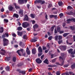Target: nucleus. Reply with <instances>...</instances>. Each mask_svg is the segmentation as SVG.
<instances>
[{"label": "nucleus", "instance_id": "obj_47", "mask_svg": "<svg viewBox=\"0 0 75 75\" xmlns=\"http://www.w3.org/2000/svg\"><path fill=\"white\" fill-rule=\"evenodd\" d=\"M52 36H51L48 38V40H50V41H51V40H52Z\"/></svg>", "mask_w": 75, "mask_h": 75}, {"label": "nucleus", "instance_id": "obj_6", "mask_svg": "<svg viewBox=\"0 0 75 75\" xmlns=\"http://www.w3.org/2000/svg\"><path fill=\"white\" fill-rule=\"evenodd\" d=\"M20 51H21L22 53H23V52H24V50L23 49H21L20 50H18L16 52L19 56H21V54L20 53Z\"/></svg>", "mask_w": 75, "mask_h": 75}, {"label": "nucleus", "instance_id": "obj_55", "mask_svg": "<svg viewBox=\"0 0 75 75\" xmlns=\"http://www.w3.org/2000/svg\"><path fill=\"white\" fill-rule=\"evenodd\" d=\"M41 3H40L41 4H44L45 3V1H42Z\"/></svg>", "mask_w": 75, "mask_h": 75}, {"label": "nucleus", "instance_id": "obj_59", "mask_svg": "<svg viewBox=\"0 0 75 75\" xmlns=\"http://www.w3.org/2000/svg\"><path fill=\"white\" fill-rule=\"evenodd\" d=\"M26 30L27 31H30L31 30V28H27Z\"/></svg>", "mask_w": 75, "mask_h": 75}, {"label": "nucleus", "instance_id": "obj_42", "mask_svg": "<svg viewBox=\"0 0 75 75\" xmlns=\"http://www.w3.org/2000/svg\"><path fill=\"white\" fill-rule=\"evenodd\" d=\"M67 9H72V7L71 6H68L67 7Z\"/></svg>", "mask_w": 75, "mask_h": 75}, {"label": "nucleus", "instance_id": "obj_57", "mask_svg": "<svg viewBox=\"0 0 75 75\" xmlns=\"http://www.w3.org/2000/svg\"><path fill=\"white\" fill-rule=\"evenodd\" d=\"M6 53H5V52H1V55H5V54Z\"/></svg>", "mask_w": 75, "mask_h": 75}, {"label": "nucleus", "instance_id": "obj_12", "mask_svg": "<svg viewBox=\"0 0 75 75\" xmlns=\"http://www.w3.org/2000/svg\"><path fill=\"white\" fill-rule=\"evenodd\" d=\"M59 59H62V60H63V62H62L61 64H60V66H62V65H64V59L62 58V57H61V56H60L59 57Z\"/></svg>", "mask_w": 75, "mask_h": 75}, {"label": "nucleus", "instance_id": "obj_46", "mask_svg": "<svg viewBox=\"0 0 75 75\" xmlns=\"http://www.w3.org/2000/svg\"><path fill=\"white\" fill-rule=\"evenodd\" d=\"M56 59H57L55 58V59H54L53 60H52V63L55 62Z\"/></svg>", "mask_w": 75, "mask_h": 75}, {"label": "nucleus", "instance_id": "obj_19", "mask_svg": "<svg viewBox=\"0 0 75 75\" xmlns=\"http://www.w3.org/2000/svg\"><path fill=\"white\" fill-rule=\"evenodd\" d=\"M69 27L72 31H74L75 30V27L74 26H71Z\"/></svg>", "mask_w": 75, "mask_h": 75}, {"label": "nucleus", "instance_id": "obj_14", "mask_svg": "<svg viewBox=\"0 0 75 75\" xmlns=\"http://www.w3.org/2000/svg\"><path fill=\"white\" fill-rule=\"evenodd\" d=\"M73 21L75 22V19L73 18L71 19L69 18L67 20V21H69V22H70V21Z\"/></svg>", "mask_w": 75, "mask_h": 75}, {"label": "nucleus", "instance_id": "obj_5", "mask_svg": "<svg viewBox=\"0 0 75 75\" xmlns=\"http://www.w3.org/2000/svg\"><path fill=\"white\" fill-rule=\"evenodd\" d=\"M17 72H18L19 74H23V75H25V71H23V70L21 71L20 69H18L16 70Z\"/></svg>", "mask_w": 75, "mask_h": 75}, {"label": "nucleus", "instance_id": "obj_53", "mask_svg": "<svg viewBox=\"0 0 75 75\" xmlns=\"http://www.w3.org/2000/svg\"><path fill=\"white\" fill-rule=\"evenodd\" d=\"M54 55L53 54H52L51 55V58L52 59V58H54Z\"/></svg>", "mask_w": 75, "mask_h": 75}, {"label": "nucleus", "instance_id": "obj_37", "mask_svg": "<svg viewBox=\"0 0 75 75\" xmlns=\"http://www.w3.org/2000/svg\"><path fill=\"white\" fill-rule=\"evenodd\" d=\"M61 74V73H60V71H57L56 73V75H60Z\"/></svg>", "mask_w": 75, "mask_h": 75}, {"label": "nucleus", "instance_id": "obj_26", "mask_svg": "<svg viewBox=\"0 0 75 75\" xmlns=\"http://www.w3.org/2000/svg\"><path fill=\"white\" fill-rule=\"evenodd\" d=\"M67 14L70 16L73 15V13L72 11H70V12H67Z\"/></svg>", "mask_w": 75, "mask_h": 75}, {"label": "nucleus", "instance_id": "obj_34", "mask_svg": "<svg viewBox=\"0 0 75 75\" xmlns=\"http://www.w3.org/2000/svg\"><path fill=\"white\" fill-rule=\"evenodd\" d=\"M58 35H56L54 38V40L55 41L58 40Z\"/></svg>", "mask_w": 75, "mask_h": 75}, {"label": "nucleus", "instance_id": "obj_27", "mask_svg": "<svg viewBox=\"0 0 75 75\" xmlns=\"http://www.w3.org/2000/svg\"><path fill=\"white\" fill-rule=\"evenodd\" d=\"M17 29L18 31H21V30H23V28L21 26H20L17 28Z\"/></svg>", "mask_w": 75, "mask_h": 75}, {"label": "nucleus", "instance_id": "obj_16", "mask_svg": "<svg viewBox=\"0 0 75 75\" xmlns=\"http://www.w3.org/2000/svg\"><path fill=\"white\" fill-rule=\"evenodd\" d=\"M13 9L14 8L12 6L10 5L9 6L8 10L9 11H12Z\"/></svg>", "mask_w": 75, "mask_h": 75}, {"label": "nucleus", "instance_id": "obj_41", "mask_svg": "<svg viewBox=\"0 0 75 75\" xmlns=\"http://www.w3.org/2000/svg\"><path fill=\"white\" fill-rule=\"evenodd\" d=\"M4 22H6V23H7L8 22V20L6 19H4Z\"/></svg>", "mask_w": 75, "mask_h": 75}, {"label": "nucleus", "instance_id": "obj_2", "mask_svg": "<svg viewBox=\"0 0 75 75\" xmlns=\"http://www.w3.org/2000/svg\"><path fill=\"white\" fill-rule=\"evenodd\" d=\"M22 25L23 28H27L28 26H29L30 25L28 23H27V22H25L22 23Z\"/></svg>", "mask_w": 75, "mask_h": 75}, {"label": "nucleus", "instance_id": "obj_28", "mask_svg": "<svg viewBox=\"0 0 75 75\" xmlns=\"http://www.w3.org/2000/svg\"><path fill=\"white\" fill-rule=\"evenodd\" d=\"M12 61H13V62H16V57H14L12 59Z\"/></svg>", "mask_w": 75, "mask_h": 75}, {"label": "nucleus", "instance_id": "obj_49", "mask_svg": "<svg viewBox=\"0 0 75 75\" xmlns=\"http://www.w3.org/2000/svg\"><path fill=\"white\" fill-rule=\"evenodd\" d=\"M42 50H47V47H46L43 46L42 47Z\"/></svg>", "mask_w": 75, "mask_h": 75}, {"label": "nucleus", "instance_id": "obj_35", "mask_svg": "<svg viewBox=\"0 0 75 75\" xmlns=\"http://www.w3.org/2000/svg\"><path fill=\"white\" fill-rule=\"evenodd\" d=\"M6 71H10V67L8 66L6 67Z\"/></svg>", "mask_w": 75, "mask_h": 75}, {"label": "nucleus", "instance_id": "obj_15", "mask_svg": "<svg viewBox=\"0 0 75 75\" xmlns=\"http://www.w3.org/2000/svg\"><path fill=\"white\" fill-rule=\"evenodd\" d=\"M36 51V49L34 48L32 49V53L33 54H35Z\"/></svg>", "mask_w": 75, "mask_h": 75}, {"label": "nucleus", "instance_id": "obj_43", "mask_svg": "<svg viewBox=\"0 0 75 75\" xmlns=\"http://www.w3.org/2000/svg\"><path fill=\"white\" fill-rule=\"evenodd\" d=\"M59 32V34H62L64 33V30H60Z\"/></svg>", "mask_w": 75, "mask_h": 75}, {"label": "nucleus", "instance_id": "obj_20", "mask_svg": "<svg viewBox=\"0 0 75 75\" xmlns=\"http://www.w3.org/2000/svg\"><path fill=\"white\" fill-rule=\"evenodd\" d=\"M13 17H16V18H18V17H19V16H18V14H17L16 13H14L13 14Z\"/></svg>", "mask_w": 75, "mask_h": 75}, {"label": "nucleus", "instance_id": "obj_31", "mask_svg": "<svg viewBox=\"0 0 75 75\" xmlns=\"http://www.w3.org/2000/svg\"><path fill=\"white\" fill-rule=\"evenodd\" d=\"M19 45H20V46L22 47H23V45H24V44L23 43V42H20Z\"/></svg>", "mask_w": 75, "mask_h": 75}, {"label": "nucleus", "instance_id": "obj_8", "mask_svg": "<svg viewBox=\"0 0 75 75\" xmlns=\"http://www.w3.org/2000/svg\"><path fill=\"white\" fill-rule=\"evenodd\" d=\"M35 61L38 64H41L42 62V61L40 59V58L37 59L35 60Z\"/></svg>", "mask_w": 75, "mask_h": 75}, {"label": "nucleus", "instance_id": "obj_13", "mask_svg": "<svg viewBox=\"0 0 75 75\" xmlns=\"http://www.w3.org/2000/svg\"><path fill=\"white\" fill-rule=\"evenodd\" d=\"M18 3L20 4H23L24 3V0H18Z\"/></svg>", "mask_w": 75, "mask_h": 75}, {"label": "nucleus", "instance_id": "obj_61", "mask_svg": "<svg viewBox=\"0 0 75 75\" xmlns=\"http://www.w3.org/2000/svg\"><path fill=\"white\" fill-rule=\"evenodd\" d=\"M47 48H49V49L50 48V44H47Z\"/></svg>", "mask_w": 75, "mask_h": 75}, {"label": "nucleus", "instance_id": "obj_3", "mask_svg": "<svg viewBox=\"0 0 75 75\" xmlns=\"http://www.w3.org/2000/svg\"><path fill=\"white\" fill-rule=\"evenodd\" d=\"M59 47L61 51H65L67 49V46L65 45L60 46Z\"/></svg>", "mask_w": 75, "mask_h": 75}, {"label": "nucleus", "instance_id": "obj_40", "mask_svg": "<svg viewBox=\"0 0 75 75\" xmlns=\"http://www.w3.org/2000/svg\"><path fill=\"white\" fill-rule=\"evenodd\" d=\"M30 16L31 17V18H35V17L34 16V15L33 14H30Z\"/></svg>", "mask_w": 75, "mask_h": 75}, {"label": "nucleus", "instance_id": "obj_48", "mask_svg": "<svg viewBox=\"0 0 75 75\" xmlns=\"http://www.w3.org/2000/svg\"><path fill=\"white\" fill-rule=\"evenodd\" d=\"M62 38V36H61V35H59V36L58 40H61Z\"/></svg>", "mask_w": 75, "mask_h": 75}, {"label": "nucleus", "instance_id": "obj_9", "mask_svg": "<svg viewBox=\"0 0 75 75\" xmlns=\"http://www.w3.org/2000/svg\"><path fill=\"white\" fill-rule=\"evenodd\" d=\"M28 16L27 15L25 14V17L23 19V21H28Z\"/></svg>", "mask_w": 75, "mask_h": 75}, {"label": "nucleus", "instance_id": "obj_33", "mask_svg": "<svg viewBox=\"0 0 75 75\" xmlns=\"http://www.w3.org/2000/svg\"><path fill=\"white\" fill-rule=\"evenodd\" d=\"M68 35V33H64L63 34V36L64 37H67Z\"/></svg>", "mask_w": 75, "mask_h": 75}, {"label": "nucleus", "instance_id": "obj_30", "mask_svg": "<svg viewBox=\"0 0 75 75\" xmlns=\"http://www.w3.org/2000/svg\"><path fill=\"white\" fill-rule=\"evenodd\" d=\"M58 4L59 6H61L63 4V3H62V2H58Z\"/></svg>", "mask_w": 75, "mask_h": 75}, {"label": "nucleus", "instance_id": "obj_39", "mask_svg": "<svg viewBox=\"0 0 75 75\" xmlns=\"http://www.w3.org/2000/svg\"><path fill=\"white\" fill-rule=\"evenodd\" d=\"M63 16H64V14L62 13H61L59 14V16L60 18H61V17H62Z\"/></svg>", "mask_w": 75, "mask_h": 75}, {"label": "nucleus", "instance_id": "obj_54", "mask_svg": "<svg viewBox=\"0 0 75 75\" xmlns=\"http://www.w3.org/2000/svg\"><path fill=\"white\" fill-rule=\"evenodd\" d=\"M49 16L51 18H54V15H50Z\"/></svg>", "mask_w": 75, "mask_h": 75}, {"label": "nucleus", "instance_id": "obj_10", "mask_svg": "<svg viewBox=\"0 0 75 75\" xmlns=\"http://www.w3.org/2000/svg\"><path fill=\"white\" fill-rule=\"evenodd\" d=\"M38 52H40V53H42V48H41V46H40L39 47L38 49Z\"/></svg>", "mask_w": 75, "mask_h": 75}, {"label": "nucleus", "instance_id": "obj_32", "mask_svg": "<svg viewBox=\"0 0 75 75\" xmlns=\"http://www.w3.org/2000/svg\"><path fill=\"white\" fill-rule=\"evenodd\" d=\"M6 59H7V61H10V60L11 59V57H6Z\"/></svg>", "mask_w": 75, "mask_h": 75}, {"label": "nucleus", "instance_id": "obj_63", "mask_svg": "<svg viewBox=\"0 0 75 75\" xmlns=\"http://www.w3.org/2000/svg\"><path fill=\"white\" fill-rule=\"evenodd\" d=\"M57 17V15H54L53 18H54L55 19H56Z\"/></svg>", "mask_w": 75, "mask_h": 75}, {"label": "nucleus", "instance_id": "obj_58", "mask_svg": "<svg viewBox=\"0 0 75 75\" xmlns=\"http://www.w3.org/2000/svg\"><path fill=\"white\" fill-rule=\"evenodd\" d=\"M65 25H66V24L65 23H63V25H62L63 27H65Z\"/></svg>", "mask_w": 75, "mask_h": 75}, {"label": "nucleus", "instance_id": "obj_18", "mask_svg": "<svg viewBox=\"0 0 75 75\" xmlns=\"http://www.w3.org/2000/svg\"><path fill=\"white\" fill-rule=\"evenodd\" d=\"M42 2V0H36L35 1V3H41Z\"/></svg>", "mask_w": 75, "mask_h": 75}, {"label": "nucleus", "instance_id": "obj_1", "mask_svg": "<svg viewBox=\"0 0 75 75\" xmlns=\"http://www.w3.org/2000/svg\"><path fill=\"white\" fill-rule=\"evenodd\" d=\"M6 37V35H5V33L2 35V38H4L3 39V41L4 42V46H6L8 45V43H9V41L8 40H7V39L5 38Z\"/></svg>", "mask_w": 75, "mask_h": 75}, {"label": "nucleus", "instance_id": "obj_29", "mask_svg": "<svg viewBox=\"0 0 75 75\" xmlns=\"http://www.w3.org/2000/svg\"><path fill=\"white\" fill-rule=\"evenodd\" d=\"M23 65V64L22 63H19L18 64V67H21Z\"/></svg>", "mask_w": 75, "mask_h": 75}, {"label": "nucleus", "instance_id": "obj_11", "mask_svg": "<svg viewBox=\"0 0 75 75\" xmlns=\"http://www.w3.org/2000/svg\"><path fill=\"white\" fill-rule=\"evenodd\" d=\"M38 27V25H37V24H35L33 25V28L34 31H37L35 29Z\"/></svg>", "mask_w": 75, "mask_h": 75}, {"label": "nucleus", "instance_id": "obj_7", "mask_svg": "<svg viewBox=\"0 0 75 75\" xmlns=\"http://www.w3.org/2000/svg\"><path fill=\"white\" fill-rule=\"evenodd\" d=\"M67 51L68 52L69 54H71L72 55H74V52L73 51V49H70L67 50Z\"/></svg>", "mask_w": 75, "mask_h": 75}, {"label": "nucleus", "instance_id": "obj_44", "mask_svg": "<svg viewBox=\"0 0 75 75\" xmlns=\"http://www.w3.org/2000/svg\"><path fill=\"white\" fill-rule=\"evenodd\" d=\"M62 40L58 41V43L59 44H61V43H62Z\"/></svg>", "mask_w": 75, "mask_h": 75}, {"label": "nucleus", "instance_id": "obj_25", "mask_svg": "<svg viewBox=\"0 0 75 75\" xmlns=\"http://www.w3.org/2000/svg\"><path fill=\"white\" fill-rule=\"evenodd\" d=\"M14 5L16 9H18V8H20V7L19 6H17V5H16V4H14Z\"/></svg>", "mask_w": 75, "mask_h": 75}, {"label": "nucleus", "instance_id": "obj_24", "mask_svg": "<svg viewBox=\"0 0 75 75\" xmlns=\"http://www.w3.org/2000/svg\"><path fill=\"white\" fill-rule=\"evenodd\" d=\"M71 68L72 69H74V68H75V63L71 65Z\"/></svg>", "mask_w": 75, "mask_h": 75}, {"label": "nucleus", "instance_id": "obj_60", "mask_svg": "<svg viewBox=\"0 0 75 75\" xmlns=\"http://www.w3.org/2000/svg\"><path fill=\"white\" fill-rule=\"evenodd\" d=\"M5 35H6V37H8V36H9L8 34L5 33Z\"/></svg>", "mask_w": 75, "mask_h": 75}, {"label": "nucleus", "instance_id": "obj_38", "mask_svg": "<svg viewBox=\"0 0 75 75\" xmlns=\"http://www.w3.org/2000/svg\"><path fill=\"white\" fill-rule=\"evenodd\" d=\"M55 26L54 25V26H52L51 28V30L52 31L54 30V28H55Z\"/></svg>", "mask_w": 75, "mask_h": 75}, {"label": "nucleus", "instance_id": "obj_17", "mask_svg": "<svg viewBox=\"0 0 75 75\" xmlns=\"http://www.w3.org/2000/svg\"><path fill=\"white\" fill-rule=\"evenodd\" d=\"M17 33L18 35H19V36H20L21 37L23 35V32H21L18 31Z\"/></svg>", "mask_w": 75, "mask_h": 75}, {"label": "nucleus", "instance_id": "obj_62", "mask_svg": "<svg viewBox=\"0 0 75 75\" xmlns=\"http://www.w3.org/2000/svg\"><path fill=\"white\" fill-rule=\"evenodd\" d=\"M52 7V4H49V5L48 6V8H50V7Z\"/></svg>", "mask_w": 75, "mask_h": 75}, {"label": "nucleus", "instance_id": "obj_21", "mask_svg": "<svg viewBox=\"0 0 75 75\" xmlns=\"http://www.w3.org/2000/svg\"><path fill=\"white\" fill-rule=\"evenodd\" d=\"M37 41V40H36V38H35L34 39H33L31 40V42H35Z\"/></svg>", "mask_w": 75, "mask_h": 75}, {"label": "nucleus", "instance_id": "obj_50", "mask_svg": "<svg viewBox=\"0 0 75 75\" xmlns=\"http://www.w3.org/2000/svg\"><path fill=\"white\" fill-rule=\"evenodd\" d=\"M42 55V53H39L38 54V56L39 57H40Z\"/></svg>", "mask_w": 75, "mask_h": 75}, {"label": "nucleus", "instance_id": "obj_51", "mask_svg": "<svg viewBox=\"0 0 75 75\" xmlns=\"http://www.w3.org/2000/svg\"><path fill=\"white\" fill-rule=\"evenodd\" d=\"M68 66H69V64H66L64 65V68H67V67H68Z\"/></svg>", "mask_w": 75, "mask_h": 75}, {"label": "nucleus", "instance_id": "obj_52", "mask_svg": "<svg viewBox=\"0 0 75 75\" xmlns=\"http://www.w3.org/2000/svg\"><path fill=\"white\" fill-rule=\"evenodd\" d=\"M22 55L24 57H25V52H24L23 53H22Z\"/></svg>", "mask_w": 75, "mask_h": 75}, {"label": "nucleus", "instance_id": "obj_56", "mask_svg": "<svg viewBox=\"0 0 75 75\" xmlns=\"http://www.w3.org/2000/svg\"><path fill=\"white\" fill-rule=\"evenodd\" d=\"M4 8H3L1 9V12H4Z\"/></svg>", "mask_w": 75, "mask_h": 75}, {"label": "nucleus", "instance_id": "obj_64", "mask_svg": "<svg viewBox=\"0 0 75 75\" xmlns=\"http://www.w3.org/2000/svg\"><path fill=\"white\" fill-rule=\"evenodd\" d=\"M23 39H25V38H26V35H24L23 36Z\"/></svg>", "mask_w": 75, "mask_h": 75}, {"label": "nucleus", "instance_id": "obj_23", "mask_svg": "<svg viewBox=\"0 0 75 75\" xmlns=\"http://www.w3.org/2000/svg\"><path fill=\"white\" fill-rule=\"evenodd\" d=\"M0 33H3V31H4V29H3V27H1L0 28Z\"/></svg>", "mask_w": 75, "mask_h": 75}, {"label": "nucleus", "instance_id": "obj_45", "mask_svg": "<svg viewBox=\"0 0 75 75\" xmlns=\"http://www.w3.org/2000/svg\"><path fill=\"white\" fill-rule=\"evenodd\" d=\"M26 52L28 55H30V50L28 51L27 50Z\"/></svg>", "mask_w": 75, "mask_h": 75}, {"label": "nucleus", "instance_id": "obj_4", "mask_svg": "<svg viewBox=\"0 0 75 75\" xmlns=\"http://www.w3.org/2000/svg\"><path fill=\"white\" fill-rule=\"evenodd\" d=\"M24 13V12L23 10L22 9L18 11V13L19 15H20L21 17H23L24 16L23 13Z\"/></svg>", "mask_w": 75, "mask_h": 75}, {"label": "nucleus", "instance_id": "obj_36", "mask_svg": "<svg viewBox=\"0 0 75 75\" xmlns=\"http://www.w3.org/2000/svg\"><path fill=\"white\" fill-rule=\"evenodd\" d=\"M57 30L58 32H59L60 31V27H59L58 26L57 27Z\"/></svg>", "mask_w": 75, "mask_h": 75}, {"label": "nucleus", "instance_id": "obj_22", "mask_svg": "<svg viewBox=\"0 0 75 75\" xmlns=\"http://www.w3.org/2000/svg\"><path fill=\"white\" fill-rule=\"evenodd\" d=\"M48 60L47 59H46L43 62L44 63H45V64H48Z\"/></svg>", "mask_w": 75, "mask_h": 75}]
</instances>
